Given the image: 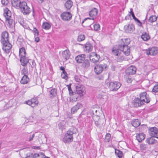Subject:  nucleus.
Masks as SVG:
<instances>
[{
    "label": "nucleus",
    "instance_id": "nucleus-28",
    "mask_svg": "<svg viewBox=\"0 0 158 158\" xmlns=\"http://www.w3.org/2000/svg\"><path fill=\"white\" fill-rule=\"evenodd\" d=\"M11 2L12 6L16 8L19 7V5L22 2L19 0H11Z\"/></svg>",
    "mask_w": 158,
    "mask_h": 158
},
{
    "label": "nucleus",
    "instance_id": "nucleus-11",
    "mask_svg": "<svg viewBox=\"0 0 158 158\" xmlns=\"http://www.w3.org/2000/svg\"><path fill=\"white\" fill-rule=\"evenodd\" d=\"M60 16L62 19L64 21L70 20L72 17V15L70 13L67 12L63 13L61 14Z\"/></svg>",
    "mask_w": 158,
    "mask_h": 158
},
{
    "label": "nucleus",
    "instance_id": "nucleus-21",
    "mask_svg": "<svg viewBox=\"0 0 158 158\" xmlns=\"http://www.w3.org/2000/svg\"><path fill=\"white\" fill-rule=\"evenodd\" d=\"M4 16L5 17L6 20H8L11 17V11L7 8L4 10Z\"/></svg>",
    "mask_w": 158,
    "mask_h": 158
},
{
    "label": "nucleus",
    "instance_id": "nucleus-44",
    "mask_svg": "<svg viewBox=\"0 0 158 158\" xmlns=\"http://www.w3.org/2000/svg\"><path fill=\"white\" fill-rule=\"evenodd\" d=\"M61 77L62 78L65 79H67L68 78L67 74L66 71L62 72L61 74Z\"/></svg>",
    "mask_w": 158,
    "mask_h": 158
},
{
    "label": "nucleus",
    "instance_id": "nucleus-38",
    "mask_svg": "<svg viewBox=\"0 0 158 158\" xmlns=\"http://www.w3.org/2000/svg\"><path fill=\"white\" fill-rule=\"evenodd\" d=\"M42 27L45 30H48L51 27V25L48 23H44L42 25Z\"/></svg>",
    "mask_w": 158,
    "mask_h": 158
},
{
    "label": "nucleus",
    "instance_id": "nucleus-57",
    "mask_svg": "<svg viewBox=\"0 0 158 158\" xmlns=\"http://www.w3.org/2000/svg\"><path fill=\"white\" fill-rule=\"evenodd\" d=\"M130 15H131L132 16V17H133V19L135 20V19L136 18V17H135V15H134V12H133L132 11V8H131L130 9Z\"/></svg>",
    "mask_w": 158,
    "mask_h": 158
},
{
    "label": "nucleus",
    "instance_id": "nucleus-43",
    "mask_svg": "<svg viewBox=\"0 0 158 158\" xmlns=\"http://www.w3.org/2000/svg\"><path fill=\"white\" fill-rule=\"evenodd\" d=\"M110 134L109 133L107 134L105 136V141L106 142H109L110 141Z\"/></svg>",
    "mask_w": 158,
    "mask_h": 158
},
{
    "label": "nucleus",
    "instance_id": "nucleus-33",
    "mask_svg": "<svg viewBox=\"0 0 158 158\" xmlns=\"http://www.w3.org/2000/svg\"><path fill=\"white\" fill-rule=\"evenodd\" d=\"M65 6L67 10H69L73 6V2L71 0H67L65 3Z\"/></svg>",
    "mask_w": 158,
    "mask_h": 158
},
{
    "label": "nucleus",
    "instance_id": "nucleus-55",
    "mask_svg": "<svg viewBox=\"0 0 158 158\" xmlns=\"http://www.w3.org/2000/svg\"><path fill=\"white\" fill-rule=\"evenodd\" d=\"M26 158H33V153H28L26 154Z\"/></svg>",
    "mask_w": 158,
    "mask_h": 158
},
{
    "label": "nucleus",
    "instance_id": "nucleus-20",
    "mask_svg": "<svg viewBox=\"0 0 158 158\" xmlns=\"http://www.w3.org/2000/svg\"><path fill=\"white\" fill-rule=\"evenodd\" d=\"M29 59L27 57L25 56L23 57H20V61L21 63V64L23 66L26 65L28 62Z\"/></svg>",
    "mask_w": 158,
    "mask_h": 158
},
{
    "label": "nucleus",
    "instance_id": "nucleus-59",
    "mask_svg": "<svg viewBox=\"0 0 158 158\" xmlns=\"http://www.w3.org/2000/svg\"><path fill=\"white\" fill-rule=\"evenodd\" d=\"M111 69L113 71H114L115 69V66L113 65H111Z\"/></svg>",
    "mask_w": 158,
    "mask_h": 158
},
{
    "label": "nucleus",
    "instance_id": "nucleus-64",
    "mask_svg": "<svg viewBox=\"0 0 158 158\" xmlns=\"http://www.w3.org/2000/svg\"><path fill=\"white\" fill-rule=\"evenodd\" d=\"M130 14H129L125 17V19L126 20L128 19H129V18H130Z\"/></svg>",
    "mask_w": 158,
    "mask_h": 158
},
{
    "label": "nucleus",
    "instance_id": "nucleus-6",
    "mask_svg": "<svg viewBox=\"0 0 158 158\" xmlns=\"http://www.w3.org/2000/svg\"><path fill=\"white\" fill-rule=\"evenodd\" d=\"M121 85L120 82H111L108 84V87L110 91H116L120 88Z\"/></svg>",
    "mask_w": 158,
    "mask_h": 158
},
{
    "label": "nucleus",
    "instance_id": "nucleus-29",
    "mask_svg": "<svg viewBox=\"0 0 158 158\" xmlns=\"http://www.w3.org/2000/svg\"><path fill=\"white\" fill-rule=\"evenodd\" d=\"M82 63L81 67L85 69H87L90 66L89 61L88 59H85Z\"/></svg>",
    "mask_w": 158,
    "mask_h": 158
},
{
    "label": "nucleus",
    "instance_id": "nucleus-23",
    "mask_svg": "<svg viewBox=\"0 0 158 158\" xmlns=\"http://www.w3.org/2000/svg\"><path fill=\"white\" fill-rule=\"evenodd\" d=\"M82 107V105L80 103H78L71 109V113L73 114L76 112L79 109Z\"/></svg>",
    "mask_w": 158,
    "mask_h": 158
},
{
    "label": "nucleus",
    "instance_id": "nucleus-1",
    "mask_svg": "<svg viewBox=\"0 0 158 158\" xmlns=\"http://www.w3.org/2000/svg\"><path fill=\"white\" fill-rule=\"evenodd\" d=\"M130 42L129 39H123L121 40L118 44L119 49L126 56H128L130 54V48L128 45L130 44Z\"/></svg>",
    "mask_w": 158,
    "mask_h": 158
},
{
    "label": "nucleus",
    "instance_id": "nucleus-52",
    "mask_svg": "<svg viewBox=\"0 0 158 158\" xmlns=\"http://www.w3.org/2000/svg\"><path fill=\"white\" fill-rule=\"evenodd\" d=\"M93 118L94 121L98 120L99 119V117L97 115H94V113L93 115Z\"/></svg>",
    "mask_w": 158,
    "mask_h": 158
},
{
    "label": "nucleus",
    "instance_id": "nucleus-54",
    "mask_svg": "<svg viewBox=\"0 0 158 158\" xmlns=\"http://www.w3.org/2000/svg\"><path fill=\"white\" fill-rule=\"evenodd\" d=\"M124 60V56H120V57H118L117 58V60L118 62H121L122 60Z\"/></svg>",
    "mask_w": 158,
    "mask_h": 158
},
{
    "label": "nucleus",
    "instance_id": "nucleus-26",
    "mask_svg": "<svg viewBox=\"0 0 158 158\" xmlns=\"http://www.w3.org/2000/svg\"><path fill=\"white\" fill-rule=\"evenodd\" d=\"M145 137V135L143 133H141L137 134L136 136L137 139L140 142L144 140Z\"/></svg>",
    "mask_w": 158,
    "mask_h": 158
},
{
    "label": "nucleus",
    "instance_id": "nucleus-37",
    "mask_svg": "<svg viewBox=\"0 0 158 158\" xmlns=\"http://www.w3.org/2000/svg\"><path fill=\"white\" fill-rule=\"evenodd\" d=\"M115 153L116 156L118 158H121L122 157L123 153L122 151L118 149H115Z\"/></svg>",
    "mask_w": 158,
    "mask_h": 158
},
{
    "label": "nucleus",
    "instance_id": "nucleus-49",
    "mask_svg": "<svg viewBox=\"0 0 158 158\" xmlns=\"http://www.w3.org/2000/svg\"><path fill=\"white\" fill-rule=\"evenodd\" d=\"M21 73L22 75H26V74L28 73V71L27 69H26L25 68H24L21 71Z\"/></svg>",
    "mask_w": 158,
    "mask_h": 158
},
{
    "label": "nucleus",
    "instance_id": "nucleus-36",
    "mask_svg": "<svg viewBox=\"0 0 158 158\" xmlns=\"http://www.w3.org/2000/svg\"><path fill=\"white\" fill-rule=\"evenodd\" d=\"M26 53V51L24 48L22 47L20 48L19 50V54L20 57L25 56Z\"/></svg>",
    "mask_w": 158,
    "mask_h": 158
},
{
    "label": "nucleus",
    "instance_id": "nucleus-48",
    "mask_svg": "<svg viewBox=\"0 0 158 158\" xmlns=\"http://www.w3.org/2000/svg\"><path fill=\"white\" fill-rule=\"evenodd\" d=\"M71 84H69L67 86H68V88L69 92V93L70 95H72L73 94V91L71 87Z\"/></svg>",
    "mask_w": 158,
    "mask_h": 158
},
{
    "label": "nucleus",
    "instance_id": "nucleus-8",
    "mask_svg": "<svg viewBox=\"0 0 158 158\" xmlns=\"http://www.w3.org/2000/svg\"><path fill=\"white\" fill-rule=\"evenodd\" d=\"M89 58L90 60L94 63H96L98 61L100 58V56L96 52H92L89 54Z\"/></svg>",
    "mask_w": 158,
    "mask_h": 158
},
{
    "label": "nucleus",
    "instance_id": "nucleus-42",
    "mask_svg": "<svg viewBox=\"0 0 158 158\" xmlns=\"http://www.w3.org/2000/svg\"><path fill=\"white\" fill-rule=\"evenodd\" d=\"M85 39V35L82 34H80L78 36L77 38V41L79 42H81L84 40Z\"/></svg>",
    "mask_w": 158,
    "mask_h": 158
},
{
    "label": "nucleus",
    "instance_id": "nucleus-5",
    "mask_svg": "<svg viewBox=\"0 0 158 158\" xmlns=\"http://www.w3.org/2000/svg\"><path fill=\"white\" fill-rule=\"evenodd\" d=\"M107 68V65L105 64H101L97 65L94 68V71L97 74L101 73Z\"/></svg>",
    "mask_w": 158,
    "mask_h": 158
},
{
    "label": "nucleus",
    "instance_id": "nucleus-9",
    "mask_svg": "<svg viewBox=\"0 0 158 158\" xmlns=\"http://www.w3.org/2000/svg\"><path fill=\"white\" fill-rule=\"evenodd\" d=\"M149 133L151 136L158 138V129L155 127H152L149 129Z\"/></svg>",
    "mask_w": 158,
    "mask_h": 158
},
{
    "label": "nucleus",
    "instance_id": "nucleus-56",
    "mask_svg": "<svg viewBox=\"0 0 158 158\" xmlns=\"http://www.w3.org/2000/svg\"><path fill=\"white\" fill-rule=\"evenodd\" d=\"M1 2L2 4L6 5L8 4L9 1L8 0H2Z\"/></svg>",
    "mask_w": 158,
    "mask_h": 158
},
{
    "label": "nucleus",
    "instance_id": "nucleus-15",
    "mask_svg": "<svg viewBox=\"0 0 158 158\" xmlns=\"http://www.w3.org/2000/svg\"><path fill=\"white\" fill-rule=\"evenodd\" d=\"M132 105L135 107H137L141 106L144 103L138 98H135L132 102Z\"/></svg>",
    "mask_w": 158,
    "mask_h": 158
},
{
    "label": "nucleus",
    "instance_id": "nucleus-41",
    "mask_svg": "<svg viewBox=\"0 0 158 158\" xmlns=\"http://www.w3.org/2000/svg\"><path fill=\"white\" fill-rule=\"evenodd\" d=\"M140 148L141 151L143 152L147 149V146L145 144H141L140 145Z\"/></svg>",
    "mask_w": 158,
    "mask_h": 158
},
{
    "label": "nucleus",
    "instance_id": "nucleus-39",
    "mask_svg": "<svg viewBox=\"0 0 158 158\" xmlns=\"http://www.w3.org/2000/svg\"><path fill=\"white\" fill-rule=\"evenodd\" d=\"M157 20V17L156 16L152 15L149 18L148 21L152 23L156 21Z\"/></svg>",
    "mask_w": 158,
    "mask_h": 158
},
{
    "label": "nucleus",
    "instance_id": "nucleus-27",
    "mask_svg": "<svg viewBox=\"0 0 158 158\" xmlns=\"http://www.w3.org/2000/svg\"><path fill=\"white\" fill-rule=\"evenodd\" d=\"M93 48V46L89 43H86L85 45V50L87 52H89L91 51Z\"/></svg>",
    "mask_w": 158,
    "mask_h": 158
},
{
    "label": "nucleus",
    "instance_id": "nucleus-61",
    "mask_svg": "<svg viewBox=\"0 0 158 158\" xmlns=\"http://www.w3.org/2000/svg\"><path fill=\"white\" fill-rule=\"evenodd\" d=\"M32 148L33 149H39L40 148V147L39 146H33L32 147Z\"/></svg>",
    "mask_w": 158,
    "mask_h": 158
},
{
    "label": "nucleus",
    "instance_id": "nucleus-62",
    "mask_svg": "<svg viewBox=\"0 0 158 158\" xmlns=\"http://www.w3.org/2000/svg\"><path fill=\"white\" fill-rule=\"evenodd\" d=\"M43 154H42V156H41V157L42 158H49V157H47V156H46L44 154V153H43Z\"/></svg>",
    "mask_w": 158,
    "mask_h": 158
},
{
    "label": "nucleus",
    "instance_id": "nucleus-30",
    "mask_svg": "<svg viewBox=\"0 0 158 158\" xmlns=\"http://www.w3.org/2000/svg\"><path fill=\"white\" fill-rule=\"evenodd\" d=\"M29 80V79L27 75H23L22 77L20 82L23 84H27Z\"/></svg>",
    "mask_w": 158,
    "mask_h": 158
},
{
    "label": "nucleus",
    "instance_id": "nucleus-2",
    "mask_svg": "<svg viewBox=\"0 0 158 158\" xmlns=\"http://www.w3.org/2000/svg\"><path fill=\"white\" fill-rule=\"evenodd\" d=\"M77 129L73 127L70 128L65 134L64 138H63V141L65 143H70L73 140V134L76 133Z\"/></svg>",
    "mask_w": 158,
    "mask_h": 158
},
{
    "label": "nucleus",
    "instance_id": "nucleus-12",
    "mask_svg": "<svg viewBox=\"0 0 158 158\" xmlns=\"http://www.w3.org/2000/svg\"><path fill=\"white\" fill-rule=\"evenodd\" d=\"M124 29L125 32L127 33H131L135 29V26L132 24H129L125 25Z\"/></svg>",
    "mask_w": 158,
    "mask_h": 158
},
{
    "label": "nucleus",
    "instance_id": "nucleus-47",
    "mask_svg": "<svg viewBox=\"0 0 158 158\" xmlns=\"http://www.w3.org/2000/svg\"><path fill=\"white\" fill-rule=\"evenodd\" d=\"M152 90L153 92L157 93L158 92V83L155 85Z\"/></svg>",
    "mask_w": 158,
    "mask_h": 158
},
{
    "label": "nucleus",
    "instance_id": "nucleus-40",
    "mask_svg": "<svg viewBox=\"0 0 158 158\" xmlns=\"http://www.w3.org/2000/svg\"><path fill=\"white\" fill-rule=\"evenodd\" d=\"M125 78L126 81L128 83H131L133 80L131 77L129 75H126Z\"/></svg>",
    "mask_w": 158,
    "mask_h": 158
},
{
    "label": "nucleus",
    "instance_id": "nucleus-50",
    "mask_svg": "<svg viewBox=\"0 0 158 158\" xmlns=\"http://www.w3.org/2000/svg\"><path fill=\"white\" fill-rule=\"evenodd\" d=\"M43 154L42 152H40L39 154L35 153L34 155L33 154V158H36L37 157H41V156Z\"/></svg>",
    "mask_w": 158,
    "mask_h": 158
},
{
    "label": "nucleus",
    "instance_id": "nucleus-17",
    "mask_svg": "<svg viewBox=\"0 0 158 158\" xmlns=\"http://www.w3.org/2000/svg\"><path fill=\"white\" fill-rule=\"evenodd\" d=\"M9 34L6 31H4L2 33V39L1 40V43L9 41Z\"/></svg>",
    "mask_w": 158,
    "mask_h": 158
},
{
    "label": "nucleus",
    "instance_id": "nucleus-16",
    "mask_svg": "<svg viewBox=\"0 0 158 158\" xmlns=\"http://www.w3.org/2000/svg\"><path fill=\"white\" fill-rule=\"evenodd\" d=\"M26 103L33 107L35 106L36 105H37L38 103V101L36 98H33L30 100L27 101Z\"/></svg>",
    "mask_w": 158,
    "mask_h": 158
},
{
    "label": "nucleus",
    "instance_id": "nucleus-4",
    "mask_svg": "<svg viewBox=\"0 0 158 158\" xmlns=\"http://www.w3.org/2000/svg\"><path fill=\"white\" fill-rule=\"evenodd\" d=\"M76 85V88L77 93L80 97L82 96L85 93V87L80 83H77Z\"/></svg>",
    "mask_w": 158,
    "mask_h": 158
},
{
    "label": "nucleus",
    "instance_id": "nucleus-51",
    "mask_svg": "<svg viewBox=\"0 0 158 158\" xmlns=\"http://www.w3.org/2000/svg\"><path fill=\"white\" fill-rule=\"evenodd\" d=\"M74 79L76 82H81L82 81L79 78V77L77 75H75L74 76Z\"/></svg>",
    "mask_w": 158,
    "mask_h": 158
},
{
    "label": "nucleus",
    "instance_id": "nucleus-53",
    "mask_svg": "<svg viewBox=\"0 0 158 158\" xmlns=\"http://www.w3.org/2000/svg\"><path fill=\"white\" fill-rule=\"evenodd\" d=\"M95 122V125L98 127L100 126L102 124L101 123V120L99 119L98 120H95V121H94Z\"/></svg>",
    "mask_w": 158,
    "mask_h": 158
},
{
    "label": "nucleus",
    "instance_id": "nucleus-60",
    "mask_svg": "<svg viewBox=\"0 0 158 158\" xmlns=\"http://www.w3.org/2000/svg\"><path fill=\"white\" fill-rule=\"evenodd\" d=\"M35 41L36 42H38L40 41V38L38 37H35Z\"/></svg>",
    "mask_w": 158,
    "mask_h": 158
},
{
    "label": "nucleus",
    "instance_id": "nucleus-34",
    "mask_svg": "<svg viewBox=\"0 0 158 158\" xmlns=\"http://www.w3.org/2000/svg\"><path fill=\"white\" fill-rule=\"evenodd\" d=\"M121 51L118 48H118H117L115 47L113 48L112 49V52L113 54L115 55V56H118L120 55L121 54V52H119Z\"/></svg>",
    "mask_w": 158,
    "mask_h": 158
},
{
    "label": "nucleus",
    "instance_id": "nucleus-31",
    "mask_svg": "<svg viewBox=\"0 0 158 158\" xmlns=\"http://www.w3.org/2000/svg\"><path fill=\"white\" fill-rule=\"evenodd\" d=\"M146 142L149 144H153L156 143L157 141L152 137L148 138L146 139Z\"/></svg>",
    "mask_w": 158,
    "mask_h": 158
},
{
    "label": "nucleus",
    "instance_id": "nucleus-3",
    "mask_svg": "<svg viewBox=\"0 0 158 158\" xmlns=\"http://www.w3.org/2000/svg\"><path fill=\"white\" fill-rule=\"evenodd\" d=\"M19 7L24 15H28L31 12V9L25 2H22L19 5Z\"/></svg>",
    "mask_w": 158,
    "mask_h": 158
},
{
    "label": "nucleus",
    "instance_id": "nucleus-58",
    "mask_svg": "<svg viewBox=\"0 0 158 158\" xmlns=\"http://www.w3.org/2000/svg\"><path fill=\"white\" fill-rule=\"evenodd\" d=\"M35 136V134H33L32 135H30L29 137V139L28 140L29 141H31L33 139V138H34Z\"/></svg>",
    "mask_w": 158,
    "mask_h": 158
},
{
    "label": "nucleus",
    "instance_id": "nucleus-19",
    "mask_svg": "<svg viewBox=\"0 0 158 158\" xmlns=\"http://www.w3.org/2000/svg\"><path fill=\"white\" fill-rule=\"evenodd\" d=\"M85 56L84 54L78 55L75 57V60L78 63H82L85 60Z\"/></svg>",
    "mask_w": 158,
    "mask_h": 158
},
{
    "label": "nucleus",
    "instance_id": "nucleus-32",
    "mask_svg": "<svg viewBox=\"0 0 158 158\" xmlns=\"http://www.w3.org/2000/svg\"><path fill=\"white\" fill-rule=\"evenodd\" d=\"M140 124V122L139 121V119H136L133 120L131 124L132 126L135 127H138Z\"/></svg>",
    "mask_w": 158,
    "mask_h": 158
},
{
    "label": "nucleus",
    "instance_id": "nucleus-10",
    "mask_svg": "<svg viewBox=\"0 0 158 158\" xmlns=\"http://www.w3.org/2000/svg\"><path fill=\"white\" fill-rule=\"evenodd\" d=\"M2 43L3 45V50L7 53H9L12 47V45L9 42V41Z\"/></svg>",
    "mask_w": 158,
    "mask_h": 158
},
{
    "label": "nucleus",
    "instance_id": "nucleus-7",
    "mask_svg": "<svg viewBox=\"0 0 158 158\" xmlns=\"http://www.w3.org/2000/svg\"><path fill=\"white\" fill-rule=\"evenodd\" d=\"M140 99L144 103H148L150 101L151 99L148 94L145 92L141 93L139 94Z\"/></svg>",
    "mask_w": 158,
    "mask_h": 158
},
{
    "label": "nucleus",
    "instance_id": "nucleus-18",
    "mask_svg": "<svg viewBox=\"0 0 158 158\" xmlns=\"http://www.w3.org/2000/svg\"><path fill=\"white\" fill-rule=\"evenodd\" d=\"M98 10L97 9L95 8H94L92 9L90 11L89 15L90 16L92 17V18L89 19L87 18L85 19V20L86 19H91L92 20L94 19V18L98 14Z\"/></svg>",
    "mask_w": 158,
    "mask_h": 158
},
{
    "label": "nucleus",
    "instance_id": "nucleus-35",
    "mask_svg": "<svg viewBox=\"0 0 158 158\" xmlns=\"http://www.w3.org/2000/svg\"><path fill=\"white\" fill-rule=\"evenodd\" d=\"M57 90L55 88L52 89L50 91V95L51 98L55 97L57 95Z\"/></svg>",
    "mask_w": 158,
    "mask_h": 158
},
{
    "label": "nucleus",
    "instance_id": "nucleus-24",
    "mask_svg": "<svg viewBox=\"0 0 158 158\" xmlns=\"http://www.w3.org/2000/svg\"><path fill=\"white\" fill-rule=\"evenodd\" d=\"M62 56L65 60L68 59L70 56V52L69 50H66L62 52Z\"/></svg>",
    "mask_w": 158,
    "mask_h": 158
},
{
    "label": "nucleus",
    "instance_id": "nucleus-22",
    "mask_svg": "<svg viewBox=\"0 0 158 158\" xmlns=\"http://www.w3.org/2000/svg\"><path fill=\"white\" fill-rule=\"evenodd\" d=\"M8 21L9 26L11 29V31L14 32L15 31V23L14 21L12 19H9L8 20H6Z\"/></svg>",
    "mask_w": 158,
    "mask_h": 158
},
{
    "label": "nucleus",
    "instance_id": "nucleus-46",
    "mask_svg": "<svg viewBox=\"0 0 158 158\" xmlns=\"http://www.w3.org/2000/svg\"><path fill=\"white\" fill-rule=\"evenodd\" d=\"M33 32L34 33L35 37L38 36L39 35V32L38 30L36 28H34Z\"/></svg>",
    "mask_w": 158,
    "mask_h": 158
},
{
    "label": "nucleus",
    "instance_id": "nucleus-14",
    "mask_svg": "<svg viewBox=\"0 0 158 158\" xmlns=\"http://www.w3.org/2000/svg\"><path fill=\"white\" fill-rule=\"evenodd\" d=\"M136 71V68L135 66L131 65L126 69V73L127 75H133L135 73Z\"/></svg>",
    "mask_w": 158,
    "mask_h": 158
},
{
    "label": "nucleus",
    "instance_id": "nucleus-25",
    "mask_svg": "<svg viewBox=\"0 0 158 158\" xmlns=\"http://www.w3.org/2000/svg\"><path fill=\"white\" fill-rule=\"evenodd\" d=\"M141 38L144 41H147L150 38L149 33L146 32L143 33Z\"/></svg>",
    "mask_w": 158,
    "mask_h": 158
},
{
    "label": "nucleus",
    "instance_id": "nucleus-45",
    "mask_svg": "<svg viewBox=\"0 0 158 158\" xmlns=\"http://www.w3.org/2000/svg\"><path fill=\"white\" fill-rule=\"evenodd\" d=\"M94 27L95 31H97L100 29V25L99 24H96L94 25Z\"/></svg>",
    "mask_w": 158,
    "mask_h": 158
},
{
    "label": "nucleus",
    "instance_id": "nucleus-63",
    "mask_svg": "<svg viewBox=\"0 0 158 158\" xmlns=\"http://www.w3.org/2000/svg\"><path fill=\"white\" fill-rule=\"evenodd\" d=\"M60 69L62 71V72H63V71L64 72L65 71L64 70V68L63 66H61L60 68Z\"/></svg>",
    "mask_w": 158,
    "mask_h": 158
},
{
    "label": "nucleus",
    "instance_id": "nucleus-13",
    "mask_svg": "<svg viewBox=\"0 0 158 158\" xmlns=\"http://www.w3.org/2000/svg\"><path fill=\"white\" fill-rule=\"evenodd\" d=\"M146 52L147 55L155 56L158 52V48L156 47H152L148 50H146Z\"/></svg>",
    "mask_w": 158,
    "mask_h": 158
}]
</instances>
